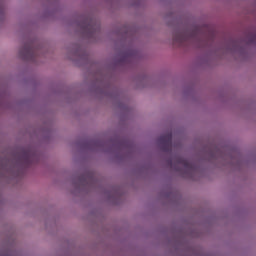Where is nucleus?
<instances>
[{
    "instance_id": "f257e3e1",
    "label": "nucleus",
    "mask_w": 256,
    "mask_h": 256,
    "mask_svg": "<svg viewBox=\"0 0 256 256\" xmlns=\"http://www.w3.org/2000/svg\"><path fill=\"white\" fill-rule=\"evenodd\" d=\"M26 53H29V50H25Z\"/></svg>"
}]
</instances>
